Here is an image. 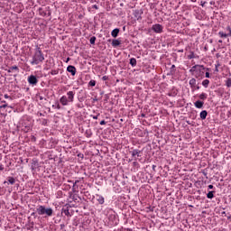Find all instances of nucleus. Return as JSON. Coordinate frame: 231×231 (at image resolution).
Segmentation results:
<instances>
[{
    "mask_svg": "<svg viewBox=\"0 0 231 231\" xmlns=\"http://www.w3.org/2000/svg\"><path fill=\"white\" fill-rule=\"evenodd\" d=\"M218 35H219V37H221V39H226V37H230V35L228 33H225L223 32H219Z\"/></svg>",
    "mask_w": 231,
    "mask_h": 231,
    "instance_id": "nucleus-21",
    "label": "nucleus"
},
{
    "mask_svg": "<svg viewBox=\"0 0 231 231\" xmlns=\"http://www.w3.org/2000/svg\"><path fill=\"white\" fill-rule=\"evenodd\" d=\"M208 189H214V185H212V184L208 185Z\"/></svg>",
    "mask_w": 231,
    "mask_h": 231,
    "instance_id": "nucleus-39",
    "label": "nucleus"
},
{
    "mask_svg": "<svg viewBox=\"0 0 231 231\" xmlns=\"http://www.w3.org/2000/svg\"><path fill=\"white\" fill-rule=\"evenodd\" d=\"M67 71H69V73H71L72 77H75V75H77V68H75V66L73 65L68 66Z\"/></svg>",
    "mask_w": 231,
    "mask_h": 231,
    "instance_id": "nucleus-6",
    "label": "nucleus"
},
{
    "mask_svg": "<svg viewBox=\"0 0 231 231\" xmlns=\"http://www.w3.org/2000/svg\"><path fill=\"white\" fill-rule=\"evenodd\" d=\"M64 226H65L64 224L60 225V228H64Z\"/></svg>",
    "mask_w": 231,
    "mask_h": 231,
    "instance_id": "nucleus-50",
    "label": "nucleus"
},
{
    "mask_svg": "<svg viewBox=\"0 0 231 231\" xmlns=\"http://www.w3.org/2000/svg\"><path fill=\"white\" fill-rule=\"evenodd\" d=\"M130 64H131V66H133V68H134V66H136V59L131 58Z\"/></svg>",
    "mask_w": 231,
    "mask_h": 231,
    "instance_id": "nucleus-24",
    "label": "nucleus"
},
{
    "mask_svg": "<svg viewBox=\"0 0 231 231\" xmlns=\"http://www.w3.org/2000/svg\"><path fill=\"white\" fill-rule=\"evenodd\" d=\"M39 167V161L37 160H32V170L35 171Z\"/></svg>",
    "mask_w": 231,
    "mask_h": 231,
    "instance_id": "nucleus-15",
    "label": "nucleus"
},
{
    "mask_svg": "<svg viewBox=\"0 0 231 231\" xmlns=\"http://www.w3.org/2000/svg\"><path fill=\"white\" fill-rule=\"evenodd\" d=\"M142 152V151H140V150H133L132 151V156H133V158H134L135 160H136V156L137 157H140L141 155H140V153Z\"/></svg>",
    "mask_w": 231,
    "mask_h": 231,
    "instance_id": "nucleus-14",
    "label": "nucleus"
},
{
    "mask_svg": "<svg viewBox=\"0 0 231 231\" xmlns=\"http://www.w3.org/2000/svg\"><path fill=\"white\" fill-rule=\"evenodd\" d=\"M226 30H227V32H229L227 34L229 35V37H231V28H230V26H227Z\"/></svg>",
    "mask_w": 231,
    "mask_h": 231,
    "instance_id": "nucleus-32",
    "label": "nucleus"
},
{
    "mask_svg": "<svg viewBox=\"0 0 231 231\" xmlns=\"http://www.w3.org/2000/svg\"><path fill=\"white\" fill-rule=\"evenodd\" d=\"M204 104L205 103L203 101L198 100L195 102V107H197V109H201Z\"/></svg>",
    "mask_w": 231,
    "mask_h": 231,
    "instance_id": "nucleus-16",
    "label": "nucleus"
},
{
    "mask_svg": "<svg viewBox=\"0 0 231 231\" xmlns=\"http://www.w3.org/2000/svg\"><path fill=\"white\" fill-rule=\"evenodd\" d=\"M69 60H70V59H69V58H67L66 62H69Z\"/></svg>",
    "mask_w": 231,
    "mask_h": 231,
    "instance_id": "nucleus-51",
    "label": "nucleus"
},
{
    "mask_svg": "<svg viewBox=\"0 0 231 231\" xmlns=\"http://www.w3.org/2000/svg\"><path fill=\"white\" fill-rule=\"evenodd\" d=\"M5 107H8V104L5 103L3 105H0V109H5Z\"/></svg>",
    "mask_w": 231,
    "mask_h": 231,
    "instance_id": "nucleus-31",
    "label": "nucleus"
},
{
    "mask_svg": "<svg viewBox=\"0 0 231 231\" xmlns=\"http://www.w3.org/2000/svg\"><path fill=\"white\" fill-rule=\"evenodd\" d=\"M192 89H193V91H194V89H199V86L196 85V87Z\"/></svg>",
    "mask_w": 231,
    "mask_h": 231,
    "instance_id": "nucleus-42",
    "label": "nucleus"
},
{
    "mask_svg": "<svg viewBox=\"0 0 231 231\" xmlns=\"http://www.w3.org/2000/svg\"><path fill=\"white\" fill-rule=\"evenodd\" d=\"M67 96H68L67 99L69 100V102H73L75 100V92L69 91L67 93Z\"/></svg>",
    "mask_w": 231,
    "mask_h": 231,
    "instance_id": "nucleus-8",
    "label": "nucleus"
},
{
    "mask_svg": "<svg viewBox=\"0 0 231 231\" xmlns=\"http://www.w3.org/2000/svg\"><path fill=\"white\" fill-rule=\"evenodd\" d=\"M181 51V52H183V50H181V51Z\"/></svg>",
    "mask_w": 231,
    "mask_h": 231,
    "instance_id": "nucleus-60",
    "label": "nucleus"
},
{
    "mask_svg": "<svg viewBox=\"0 0 231 231\" xmlns=\"http://www.w3.org/2000/svg\"><path fill=\"white\" fill-rule=\"evenodd\" d=\"M79 183V180H76L74 185H73V189H75V185H77Z\"/></svg>",
    "mask_w": 231,
    "mask_h": 231,
    "instance_id": "nucleus-43",
    "label": "nucleus"
},
{
    "mask_svg": "<svg viewBox=\"0 0 231 231\" xmlns=\"http://www.w3.org/2000/svg\"><path fill=\"white\" fill-rule=\"evenodd\" d=\"M88 86H91V88H95V86H97V81L91 79L88 83Z\"/></svg>",
    "mask_w": 231,
    "mask_h": 231,
    "instance_id": "nucleus-26",
    "label": "nucleus"
},
{
    "mask_svg": "<svg viewBox=\"0 0 231 231\" xmlns=\"http://www.w3.org/2000/svg\"><path fill=\"white\" fill-rule=\"evenodd\" d=\"M1 104H6V101H1Z\"/></svg>",
    "mask_w": 231,
    "mask_h": 231,
    "instance_id": "nucleus-55",
    "label": "nucleus"
},
{
    "mask_svg": "<svg viewBox=\"0 0 231 231\" xmlns=\"http://www.w3.org/2000/svg\"><path fill=\"white\" fill-rule=\"evenodd\" d=\"M28 82H29V84H32V86H35V85H37V82H39V80L37 79V77L31 75L28 78Z\"/></svg>",
    "mask_w": 231,
    "mask_h": 231,
    "instance_id": "nucleus-5",
    "label": "nucleus"
},
{
    "mask_svg": "<svg viewBox=\"0 0 231 231\" xmlns=\"http://www.w3.org/2000/svg\"><path fill=\"white\" fill-rule=\"evenodd\" d=\"M118 33H120V29L116 28L112 31L111 35L114 39H116L118 37Z\"/></svg>",
    "mask_w": 231,
    "mask_h": 231,
    "instance_id": "nucleus-12",
    "label": "nucleus"
},
{
    "mask_svg": "<svg viewBox=\"0 0 231 231\" xmlns=\"http://www.w3.org/2000/svg\"><path fill=\"white\" fill-rule=\"evenodd\" d=\"M222 214H225V211Z\"/></svg>",
    "mask_w": 231,
    "mask_h": 231,
    "instance_id": "nucleus-61",
    "label": "nucleus"
},
{
    "mask_svg": "<svg viewBox=\"0 0 231 231\" xmlns=\"http://www.w3.org/2000/svg\"><path fill=\"white\" fill-rule=\"evenodd\" d=\"M40 100H46V98H44L42 96L39 97Z\"/></svg>",
    "mask_w": 231,
    "mask_h": 231,
    "instance_id": "nucleus-40",
    "label": "nucleus"
},
{
    "mask_svg": "<svg viewBox=\"0 0 231 231\" xmlns=\"http://www.w3.org/2000/svg\"><path fill=\"white\" fill-rule=\"evenodd\" d=\"M218 42L221 44L223 42V40H219Z\"/></svg>",
    "mask_w": 231,
    "mask_h": 231,
    "instance_id": "nucleus-54",
    "label": "nucleus"
},
{
    "mask_svg": "<svg viewBox=\"0 0 231 231\" xmlns=\"http://www.w3.org/2000/svg\"><path fill=\"white\" fill-rule=\"evenodd\" d=\"M56 107L57 109H60V105L58 104Z\"/></svg>",
    "mask_w": 231,
    "mask_h": 231,
    "instance_id": "nucleus-48",
    "label": "nucleus"
},
{
    "mask_svg": "<svg viewBox=\"0 0 231 231\" xmlns=\"http://www.w3.org/2000/svg\"><path fill=\"white\" fill-rule=\"evenodd\" d=\"M100 125H106V121H105V120H102V121L100 122Z\"/></svg>",
    "mask_w": 231,
    "mask_h": 231,
    "instance_id": "nucleus-38",
    "label": "nucleus"
},
{
    "mask_svg": "<svg viewBox=\"0 0 231 231\" xmlns=\"http://www.w3.org/2000/svg\"><path fill=\"white\" fill-rule=\"evenodd\" d=\"M120 44H122V42H120V40H113L112 41V46L114 48H116V46H120Z\"/></svg>",
    "mask_w": 231,
    "mask_h": 231,
    "instance_id": "nucleus-18",
    "label": "nucleus"
},
{
    "mask_svg": "<svg viewBox=\"0 0 231 231\" xmlns=\"http://www.w3.org/2000/svg\"><path fill=\"white\" fill-rule=\"evenodd\" d=\"M193 3L196 1V0H191Z\"/></svg>",
    "mask_w": 231,
    "mask_h": 231,
    "instance_id": "nucleus-59",
    "label": "nucleus"
},
{
    "mask_svg": "<svg viewBox=\"0 0 231 231\" xmlns=\"http://www.w3.org/2000/svg\"><path fill=\"white\" fill-rule=\"evenodd\" d=\"M142 118H145V114H141Z\"/></svg>",
    "mask_w": 231,
    "mask_h": 231,
    "instance_id": "nucleus-47",
    "label": "nucleus"
},
{
    "mask_svg": "<svg viewBox=\"0 0 231 231\" xmlns=\"http://www.w3.org/2000/svg\"><path fill=\"white\" fill-rule=\"evenodd\" d=\"M7 73H12V71H16V73H19V67L13 66L10 67L8 69H6Z\"/></svg>",
    "mask_w": 231,
    "mask_h": 231,
    "instance_id": "nucleus-13",
    "label": "nucleus"
},
{
    "mask_svg": "<svg viewBox=\"0 0 231 231\" xmlns=\"http://www.w3.org/2000/svg\"><path fill=\"white\" fill-rule=\"evenodd\" d=\"M189 86L191 89H194L196 88V79L193 78L189 80Z\"/></svg>",
    "mask_w": 231,
    "mask_h": 231,
    "instance_id": "nucleus-19",
    "label": "nucleus"
},
{
    "mask_svg": "<svg viewBox=\"0 0 231 231\" xmlns=\"http://www.w3.org/2000/svg\"><path fill=\"white\" fill-rule=\"evenodd\" d=\"M97 41V37H95V36H92L91 38H90V44H95V42Z\"/></svg>",
    "mask_w": 231,
    "mask_h": 231,
    "instance_id": "nucleus-30",
    "label": "nucleus"
},
{
    "mask_svg": "<svg viewBox=\"0 0 231 231\" xmlns=\"http://www.w3.org/2000/svg\"><path fill=\"white\" fill-rule=\"evenodd\" d=\"M50 73H51V75H59V69H52Z\"/></svg>",
    "mask_w": 231,
    "mask_h": 231,
    "instance_id": "nucleus-28",
    "label": "nucleus"
},
{
    "mask_svg": "<svg viewBox=\"0 0 231 231\" xmlns=\"http://www.w3.org/2000/svg\"><path fill=\"white\" fill-rule=\"evenodd\" d=\"M194 52H191L190 55L188 56V59H194Z\"/></svg>",
    "mask_w": 231,
    "mask_h": 231,
    "instance_id": "nucleus-33",
    "label": "nucleus"
},
{
    "mask_svg": "<svg viewBox=\"0 0 231 231\" xmlns=\"http://www.w3.org/2000/svg\"><path fill=\"white\" fill-rule=\"evenodd\" d=\"M31 216H32V217H37V213L32 212V213L31 214Z\"/></svg>",
    "mask_w": 231,
    "mask_h": 231,
    "instance_id": "nucleus-37",
    "label": "nucleus"
},
{
    "mask_svg": "<svg viewBox=\"0 0 231 231\" xmlns=\"http://www.w3.org/2000/svg\"><path fill=\"white\" fill-rule=\"evenodd\" d=\"M5 98H10V97H8L7 94H5Z\"/></svg>",
    "mask_w": 231,
    "mask_h": 231,
    "instance_id": "nucleus-49",
    "label": "nucleus"
},
{
    "mask_svg": "<svg viewBox=\"0 0 231 231\" xmlns=\"http://www.w3.org/2000/svg\"><path fill=\"white\" fill-rule=\"evenodd\" d=\"M216 68H219V64L216 65Z\"/></svg>",
    "mask_w": 231,
    "mask_h": 231,
    "instance_id": "nucleus-56",
    "label": "nucleus"
},
{
    "mask_svg": "<svg viewBox=\"0 0 231 231\" xmlns=\"http://www.w3.org/2000/svg\"><path fill=\"white\" fill-rule=\"evenodd\" d=\"M41 62H44V54L42 53V51L41 50V47L36 46L34 55L32 56V60L31 61V64H41Z\"/></svg>",
    "mask_w": 231,
    "mask_h": 231,
    "instance_id": "nucleus-1",
    "label": "nucleus"
},
{
    "mask_svg": "<svg viewBox=\"0 0 231 231\" xmlns=\"http://www.w3.org/2000/svg\"><path fill=\"white\" fill-rule=\"evenodd\" d=\"M97 98H94V101H97Z\"/></svg>",
    "mask_w": 231,
    "mask_h": 231,
    "instance_id": "nucleus-58",
    "label": "nucleus"
},
{
    "mask_svg": "<svg viewBox=\"0 0 231 231\" xmlns=\"http://www.w3.org/2000/svg\"><path fill=\"white\" fill-rule=\"evenodd\" d=\"M208 84H210V80L208 79H204L202 81V86H204V88H208Z\"/></svg>",
    "mask_w": 231,
    "mask_h": 231,
    "instance_id": "nucleus-23",
    "label": "nucleus"
},
{
    "mask_svg": "<svg viewBox=\"0 0 231 231\" xmlns=\"http://www.w3.org/2000/svg\"><path fill=\"white\" fill-rule=\"evenodd\" d=\"M93 8H95L96 10H98V5H93Z\"/></svg>",
    "mask_w": 231,
    "mask_h": 231,
    "instance_id": "nucleus-41",
    "label": "nucleus"
},
{
    "mask_svg": "<svg viewBox=\"0 0 231 231\" xmlns=\"http://www.w3.org/2000/svg\"><path fill=\"white\" fill-rule=\"evenodd\" d=\"M206 79H210V73L209 72H206Z\"/></svg>",
    "mask_w": 231,
    "mask_h": 231,
    "instance_id": "nucleus-36",
    "label": "nucleus"
},
{
    "mask_svg": "<svg viewBox=\"0 0 231 231\" xmlns=\"http://www.w3.org/2000/svg\"><path fill=\"white\" fill-rule=\"evenodd\" d=\"M61 213L64 214V215H66L67 217H71V213H69V207L63 208L61 209Z\"/></svg>",
    "mask_w": 231,
    "mask_h": 231,
    "instance_id": "nucleus-11",
    "label": "nucleus"
},
{
    "mask_svg": "<svg viewBox=\"0 0 231 231\" xmlns=\"http://www.w3.org/2000/svg\"><path fill=\"white\" fill-rule=\"evenodd\" d=\"M152 30L155 33H162L163 32V26L160 23H156L152 25Z\"/></svg>",
    "mask_w": 231,
    "mask_h": 231,
    "instance_id": "nucleus-3",
    "label": "nucleus"
},
{
    "mask_svg": "<svg viewBox=\"0 0 231 231\" xmlns=\"http://www.w3.org/2000/svg\"><path fill=\"white\" fill-rule=\"evenodd\" d=\"M207 115H208V113L207 112V110H203L200 112V118L201 120H205L207 118Z\"/></svg>",
    "mask_w": 231,
    "mask_h": 231,
    "instance_id": "nucleus-20",
    "label": "nucleus"
},
{
    "mask_svg": "<svg viewBox=\"0 0 231 231\" xmlns=\"http://www.w3.org/2000/svg\"><path fill=\"white\" fill-rule=\"evenodd\" d=\"M8 183H10V185H14V184H15V178H14V177H7V181L6 180H5L4 181V185H8Z\"/></svg>",
    "mask_w": 231,
    "mask_h": 231,
    "instance_id": "nucleus-10",
    "label": "nucleus"
},
{
    "mask_svg": "<svg viewBox=\"0 0 231 231\" xmlns=\"http://www.w3.org/2000/svg\"><path fill=\"white\" fill-rule=\"evenodd\" d=\"M199 98L200 100H207V94H205V93L200 94V95L199 96Z\"/></svg>",
    "mask_w": 231,
    "mask_h": 231,
    "instance_id": "nucleus-25",
    "label": "nucleus"
},
{
    "mask_svg": "<svg viewBox=\"0 0 231 231\" xmlns=\"http://www.w3.org/2000/svg\"><path fill=\"white\" fill-rule=\"evenodd\" d=\"M108 79H109V77H107V76H103L102 77V80H108Z\"/></svg>",
    "mask_w": 231,
    "mask_h": 231,
    "instance_id": "nucleus-35",
    "label": "nucleus"
},
{
    "mask_svg": "<svg viewBox=\"0 0 231 231\" xmlns=\"http://www.w3.org/2000/svg\"><path fill=\"white\" fill-rule=\"evenodd\" d=\"M226 88H231V78H228L226 80Z\"/></svg>",
    "mask_w": 231,
    "mask_h": 231,
    "instance_id": "nucleus-27",
    "label": "nucleus"
},
{
    "mask_svg": "<svg viewBox=\"0 0 231 231\" xmlns=\"http://www.w3.org/2000/svg\"><path fill=\"white\" fill-rule=\"evenodd\" d=\"M214 194H216V191H208V193L207 194V198L208 199H212L214 198Z\"/></svg>",
    "mask_w": 231,
    "mask_h": 231,
    "instance_id": "nucleus-22",
    "label": "nucleus"
},
{
    "mask_svg": "<svg viewBox=\"0 0 231 231\" xmlns=\"http://www.w3.org/2000/svg\"><path fill=\"white\" fill-rule=\"evenodd\" d=\"M36 212L39 216H45V217H51L53 216V209L51 208H45L44 206H38Z\"/></svg>",
    "mask_w": 231,
    "mask_h": 231,
    "instance_id": "nucleus-2",
    "label": "nucleus"
},
{
    "mask_svg": "<svg viewBox=\"0 0 231 231\" xmlns=\"http://www.w3.org/2000/svg\"><path fill=\"white\" fill-rule=\"evenodd\" d=\"M14 78L17 77V74H14Z\"/></svg>",
    "mask_w": 231,
    "mask_h": 231,
    "instance_id": "nucleus-57",
    "label": "nucleus"
},
{
    "mask_svg": "<svg viewBox=\"0 0 231 231\" xmlns=\"http://www.w3.org/2000/svg\"><path fill=\"white\" fill-rule=\"evenodd\" d=\"M133 165H134V167H136V165H138V163H137L136 162H133Z\"/></svg>",
    "mask_w": 231,
    "mask_h": 231,
    "instance_id": "nucleus-44",
    "label": "nucleus"
},
{
    "mask_svg": "<svg viewBox=\"0 0 231 231\" xmlns=\"http://www.w3.org/2000/svg\"><path fill=\"white\" fill-rule=\"evenodd\" d=\"M69 102V100L68 99V97H66V96H62L60 98V103L61 104V106H68Z\"/></svg>",
    "mask_w": 231,
    "mask_h": 231,
    "instance_id": "nucleus-9",
    "label": "nucleus"
},
{
    "mask_svg": "<svg viewBox=\"0 0 231 231\" xmlns=\"http://www.w3.org/2000/svg\"><path fill=\"white\" fill-rule=\"evenodd\" d=\"M152 171H156V165H152Z\"/></svg>",
    "mask_w": 231,
    "mask_h": 231,
    "instance_id": "nucleus-45",
    "label": "nucleus"
},
{
    "mask_svg": "<svg viewBox=\"0 0 231 231\" xmlns=\"http://www.w3.org/2000/svg\"><path fill=\"white\" fill-rule=\"evenodd\" d=\"M174 68H176V66H175V65H172V66H171V69H174Z\"/></svg>",
    "mask_w": 231,
    "mask_h": 231,
    "instance_id": "nucleus-52",
    "label": "nucleus"
},
{
    "mask_svg": "<svg viewBox=\"0 0 231 231\" xmlns=\"http://www.w3.org/2000/svg\"><path fill=\"white\" fill-rule=\"evenodd\" d=\"M98 116H100V114H98L97 116H93V119L94 120H98Z\"/></svg>",
    "mask_w": 231,
    "mask_h": 231,
    "instance_id": "nucleus-34",
    "label": "nucleus"
},
{
    "mask_svg": "<svg viewBox=\"0 0 231 231\" xmlns=\"http://www.w3.org/2000/svg\"><path fill=\"white\" fill-rule=\"evenodd\" d=\"M134 15L135 19H137V21H140V19H142V14H140V11H138V10L134 11Z\"/></svg>",
    "mask_w": 231,
    "mask_h": 231,
    "instance_id": "nucleus-17",
    "label": "nucleus"
},
{
    "mask_svg": "<svg viewBox=\"0 0 231 231\" xmlns=\"http://www.w3.org/2000/svg\"><path fill=\"white\" fill-rule=\"evenodd\" d=\"M199 68H203V65H195L189 69V73L195 75L196 71H199Z\"/></svg>",
    "mask_w": 231,
    "mask_h": 231,
    "instance_id": "nucleus-7",
    "label": "nucleus"
},
{
    "mask_svg": "<svg viewBox=\"0 0 231 231\" xmlns=\"http://www.w3.org/2000/svg\"><path fill=\"white\" fill-rule=\"evenodd\" d=\"M215 71H217V72L219 71V69H217V67H216Z\"/></svg>",
    "mask_w": 231,
    "mask_h": 231,
    "instance_id": "nucleus-53",
    "label": "nucleus"
},
{
    "mask_svg": "<svg viewBox=\"0 0 231 231\" xmlns=\"http://www.w3.org/2000/svg\"><path fill=\"white\" fill-rule=\"evenodd\" d=\"M205 75V66L202 65V68H199V70H196L195 77L196 79H199V77H203Z\"/></svg>",
    "mask_w": 231,
    "mask_h": 231,
    "instance_id": "nucleus-4",
    "label": "nucleus"
},
{
    "mask_svg": "<svg viewBox=\"0 0 231 231\" xmlns=\"http://www.w3.org/2000/svg\"><path fill=\"white\" fill-rule=\"evenodd\" d=\"M97 201H98L99 205H104V197H99L97 199Z\"/></svg>",
    "mask_w": 231,
    "mask_h": 231,
    "instance_id": "nucleus-29",
    "label": "nucleus"
},
{
    "mask_svg": "<svg viewBox=\"0 0 231 231\" xmlns=\"http://www.w3.org/2000/svg\"><path fill=\"white\" fill-rule=\"evenodd\" d=\"M0 171H5V167H3V165L0 166Z\"/></svg>",
    "mask_w": 231,
    "mask_h": 231,
    "instance_id": "nucleus-46",
    "label": "nucleus"
}]
</instances>
